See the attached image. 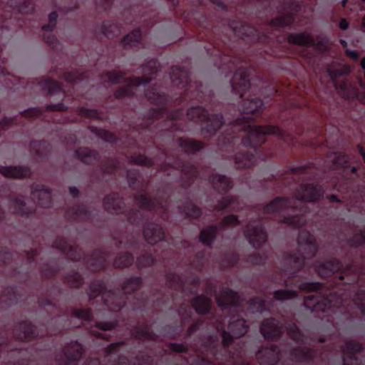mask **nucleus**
I'll return each instance as SVG.
<instances>
[{"label":"nucleus","mask_w":365,"mask_h":365,"mask_svg":"<svg viewBox=\"0 0 365 365\" xmlns=\"http://www.w3.org/2000/svg\"><path fill=\"white\" fill-rule=\"evenodd\" d=\"M203 143L193 139H184V153H193L200 150Z\"/></svg>","instance_id":"26"},{"label":"nucleus","mask_w":365,"mask_h":365,"mask_svg":"<svg viewBox=\"0 0 365 365\" xmlns=\"http://www.w3.org/2000/svg\"><path fill=\"white\" fill-rule=\"evenodd\" d=\"M347 1H348V0H342V1H341V5H342V6H343V7H345V6H346V3H347Z\"/></svg>","instance_id":"59"},{"label":"nucleus","mask_w":365,"mask_h":365,"mask_svg":"<svg viewBox=\"0 0 365 365\" xmlns=\"http://www.w3.org/2000/svg\"><path fill=\"white\" fill-rule=\"evenodd\" d=\"M298 254L300 258L294 261V267H301L305 261L314 257L318 251L315 238L309 232H300L297 240Z\"/></svg>","instance_id":"1"},{"label":"nucleus","mask_w":365,"mask_h":365,"mask_svg":"<svg viewBox=\"0 0 365 365\" xmlns=\"http://www.w3.org/2000/svg\"><path fill=\"white\" fill-rule=\"evenodd\" d=\"M334 163L339 166H346L349 163V157L344 153H339L334 156Z\"/></svg>","instance_id":"34"},{"label":"nucleus","mask_w":365,"mask_h":365,"mask_svg":"<svg viewBox=\"0 0 365 365\" xmlns=\"http://www.w3.org/2000/svg\"><path fill=\"white\" fill-rule=\"evenodd\" d=\"M362 26L365 28V16L362 19Z\"/></svg>","instance_id":"61"},{"label":"nucleus","mask_w":365,"mask_h":365,"mask_svg":"<svg viewBox=\"0 0 365 365\" xmlns=\"http://www.w3.org/2000/svg\"><path fill=\"white\" fill-rule=\"evenodd\" d=\"M340 268V263L337 260H331L325 262H317L315 270L319 275L327 277L337 272Z\"/></svg>","instance_id":"7"},{"label":"nucleus","mask_w":365,"mask_h":365,"mask_svg":"<svg viewBox=\"0 0 365 365\" xmlns=\"http://www.w3.org/2000/svg\"><path fill=\"white\" fill-rule=\"evenodd\" d=\"M32 196L41 206H48L51 201L50 192L42 186H36L32 190Z\"/></svg>","instance_id":"15"},{"label":"nucleus","mask_w":365,"mask_h":365,"mask_svg":"<svg viewBox=\"0 0 365 365\" xmlns=\"http://www.w3.org/2000/svg\"><path fill=\"white\" fill-rule=\"evenodd\" d=\"M341 304L342 299L341 297L336 294H330L328 297L317 301L314 309L324 312L334 307H339Z\"/></svg>","instance_id":"10"},{"label":"nucleus","mask_w":365,"mask_h":365,"mask_svg":"<svg viewBox=\"0 0 365 365\" xmlns=\"http://www.w3.org/2000/svg\"><path fill=\"white\" fill-rule=\"evenodd\" d=\"M334 86L337 93L344 98H352L357 96L358 90L347 81L335 82Z\"/></svg>","instance_id":"11"},{"label":"nucleus","mask_w":365,"mask_h":365,"mask_svg":"<svg viewBox=\"0 0 365 365\" xmlns=\"http://www.w3.org/2000/svg\"><path fill=\"white\" fill-rule=\"evenodd\" d=\"M248 129L250 138L253 140L259 138L260 135H274L283 138L282 130L274 125L257 126L255 125H249Z\"/></svg>","instance_id":"2"},{"label":"nucleus","mask_w":365,"mask_h":365,"mask_svg":"<svg viewBox=\"0 0 365 365\" xmlns=\"http://www.w3.org/2000/svg\"><path fill=\"white\" fill-rule=\"evenodd\" d=\"M361 66L364 69H365V57L361 59Z\"/></svg>","instance_id":"57"},{"label":"nucleus","mask_w":365,"mask_h":365,"mask_svg":"<svg viewBox=\"0 0 365 365\" xmlns=\"http://www.w3.org/2000/svg\"><path fill=\"white\" fill-rule=\"evenodd\" d=\"M245 236L253 247H259L267 240V235L262 228L251 224L247 227Z\"/></svg>","instance_id":"3"},{"label":"nucleus","mask_w":365,"mask_h":365,"mask_svg":"<svg viewBox=\"0 0 365 365\" xmlns=\"http://www.w3.org/2000/svg\"><path fill=\"white\" fill-rule=\"evenodd\" d=\"M76 315L78 317L83 318L85 319H90V313L88 311H78L76 312Z\"/></svg>","instance_id":"45"},{"label":"nucleus","mask_w":365,"mask_h":365,"mask_svg":"<svg viewBox=\"0 0 365 365\" xmlns=\"http://www.w3.org/2000/svg\"><path fill=\"white\" fill-rule=\"evenodd\" d=\"M210 181L214 187L219 191H226L230 187L228 178L224 175L213 174L210 177Z\"/></svg>","instance_id":"23"},{"label":"nucleus","mask_w":365,"mask_h":365,"mask_svg":"<svg viewBox=\"0 0 365 365\" xmlns=\"http://www.w3.org/2000/svg\"><path fill=\"white\" fill-rule=\"evenodd\" d=\"M292 22V18L290 16H282L278 19H276L273 24L277 26H285L289 25Z\"/></svg>","instance_id":"38"},{"label":"nucleus","mask_w":365,"mask_h":365,"mask_svg":"<svg viewBox=\"0 0 365 365\" xmlns=\"http://www.w3.org/2000/svg\"><path fill=\"white\" fill-rule=\"evenodd\" d=\"M185 213L190 217H198L201 215L200 210L192 204H187L185 207Z\"/></svg>","instance_id":"32"},{"label":"nucleus","mask_w":365,"mask_h":365,"mask_svg":"<svg viewBox=\"0 0 365 365\" xmlns=\"http://www.w3.org/2000/svg\"><path fill=\"white\" fill-rule=\"evenodd\" d=\"M207 113L201 107H195L189 109L187 112L188 119L191 120H200L202 123L206 118Z\"/></svg>","instance_id":"24"},{"label":"nucleus","mask_w":365,"mask_h":365,"mask_svg":"<svg viewBox=\"0 0 365 365\" xmlns=\"http://www.w3.org/2000/svg\"><path fill=\"white\" fill-rule=\"evenodd\" d=\"M261 332L266 339H272L279 335L280 329L275 324L274 320L272 319L262 323Z\"/></svg>","instance_id":"13"},{"label":"nucleus","mask_w":365,"mask_h":365,"mask_svg":"<svg viewBox=\"0 0 365 365\" xmlns=\"http://www.w3.org/2000/svg\"><path fill=\"white\" fill-rule=\"evenodd\" d=\"M283 222L294 226H297L303 223L302 219L298 216L293 217H286L283 220Z\"/></svg>","instance_id":"41"},{"label":"nucleus","mask_w":365,"mask_h":365,"mask_svg":"<svg viewBox=\"0 0 365 365\" xmlns=\"http://www.w3.org/2000/svg\"><path fill=\"white\" fill-rule=\"evenodd\" d=\"M288 41L290 43L299 46H309L313 43V38L309 34L300 33L289 34L288 36Z\"/></svg>","instance_id":"19"},{"label":"nucleus","mask_w":365,"mask_h":365,"mask_svg":"<svg viewBox=\"0 0 365 365\" xmlns=\"http://www.w3.org/2000/svg\"><path fill=\"white\" fill-rule=\"evenodd\" d=\"M182 350V346L181 345L178 346V348L176 349L177 351H181Z\"/></svg>","instance_id":"60"},{"label":"nucleus","mask_w":365,"mask_h":365,"mask_svg":"<svg viewBox=\"0 0 365 365\" xmlns=\"http://www.w3.org/2000/svg\"><path fill=\"white\" fill-rule=\"evenodd\" d=\"M67 81H72L71 79L68 78V77H66Z\"/></svg>","instance_id":"64"},{"label":"nucleus","mask_w":365,"mask_h":365,"mask_svg":"<svg viewBox=\"0 0 365 365\" xmlns=\"http://www.w3.org/2000/svg\"><path fill=\"white\" fill-rule=\"evenodd\" d=\"M341 43L344 45V46H346V42L344 40H341Z\"/></svg>","instance_id":"62"},{"label":"nucleus","mask_w":365,"mask_h":365,"mask_svg":"<svg viewBox=\"0 0 365 365\" xmlns=\"http://www.w3.org/2000/svg\"><path fill=\"white\" fill-rule=\"evenodd\" d=\"M233 335H230L229 333L224 331L222 333V344L225 346H229L232 341Z\"/></svg>","instance_id":"42"},{"label":"nucleus","mask_w":365,"mask_h":365,"mask_svg":"<svg viewBox=\"0 0 365 365\" xmlns=\"http://www.w3.org/2000/svg\"><path fill=\"white\" fill-rule=\"evenodd\" d=\"M329 76L334 83L338 82L336 78L344 74H347L351 71L350 67L347 65H341L338 63H332L327 68Z\"/></svg>","instance_id":"17"},{"label":"nucleus","mask_w":365,"mask_h":365,"mask_svg":"<svg viewBox=\"0 0 365 365\" xmlns=\"http://www.w3.org/2000/svg\"><path fill=\"white\" fill-rule=\"evenodd\" d=\"M232 202V199L225 197L223 198L217 206V209L218 210H222L225 207H227Z\"/></svg>","instance_id":"44"},{"label":"nucleus","mask_w":365,"mask_h":365,"mask_svg":"<svg viewBox=\"0 0 365 365\" xmlns=\"http://www.w3.org/2000/svg\"><path fill=\"white\" fill-rule=\"evenodd\" d=\"M107 77L108 81L110 83H118L119 82L120 76L117 72H111L107 74Z\"/></svg>","instance_id":"43"},{"label":"nucleus","mask_w":365,"mask_h":365,"mask_svg":"<svg viewBox=\"0 0 365 365\" xmlns=\"http://www.w3.org/2000/svg\"><path fill=\"white\" fill-rule=\"evenodd\" d=\"M361 350V345L355 341L346 342L343 349L344 354V365H356V360L352 359V354L359 352Z\"/></svg>","instance_id":"8"},{"label":"nucleus","mask_w":365,"mask_h":365,"mask_svg":"<svg viewBox=\"0 0 365 365\" xmlns=\"http://www.w3.org/2000/svg\"><path fill=\"white\" fill-rule=\"evenodd\" d=\"M210 1L212 3H213V4H216L217 5L220 6H222V2H221V1H217V0H210Z\"/></svg>","instance_id":"55"},{"label":"nucleus","mask_w":365,"mask_h":365,"mask_svg":"<svg viewBox=\"0 0 365 365\" xmlns=\"http://www.w3.org/2000/svg\"><path fill=\"white\" fill-rule=\"evenodd\" d=\"M57 19V14L56 12H52L48 16V24L43 26V29L45 31L52 30L55 26Z\"/></svg>","instance_id":"37"},{"label":"nucleus","mask_w":365,"mask_h":365,"mask_svg":"<svg viewBox=\"0 0 365 365\" xmlns=\"http://www.w3.org/2000/svg\"><path fill=\"white\" fill-rule=\"evenodd\" d=\"M147 83V81H142L140 78H135L134 80L128 81L126 83L127 88L123 90V91L121 93L118 94V96H121L123 95H130L133 93V88H138L140 86L141 84H145Z\"/></svg>","instance_id":"29"},{"label":"nucleus","mask_w":365,"mask_h":365,"mask_svg":"<svg viewBox=\"0 0 365 365\" xmlns=\"http://www.w3.org/2000/svg\"><path fill=\"white\" fill-rule=\"evenodd\" d=\"M217 303L221 308L232 304L236 302L235 294L230 290H222L216 297Z\"/></svg>","instance_id":"18"},{"label":"nucleus","mask_w":365,"mask_h":365,"mask_svg":"<svg viewBox=\"0 0 365 365\" xmlns=\"http://www.w3.org/2000/svg\"><path fill=\"white\" fill-rule=\"evenodd\" d=\"M253 159H254V156L251 155L250 158L247 160L245 161V166H251V165H252L254 164Z\"/></svg>","instance_id":"50"},{"label":"nucleus","mask_w":365,"mask_h":365,"mask_svg":"<svg viewBox=\"0 0 365 365\" xmlns=\"http://www.w3.org/2000/svg\"><path fill=\"white\" fill-rule=\"evenodd\" d=\"M359 99L363 103L365 104V92L361 94Z\"/></svg>","instance_id":"54"},{"label":"nucleus","mask_w":365,"mask_h":365,"mask_svg":"<svg viewBox=\"0 0 365 365\" xmlns=\"http://www.w3.org/2000/svg\"><path fill=\"white\" fill-rule=\"evenodd\" d=\"M291 336L296 341H299L300 339V333L298 330L293 331L291 333Z\"/></svg>","instance_id":"48"},{"label":"nucleus","mask_w":365,"mask_h":365,"mask_svg":"<svg viewBox=\"0 0 365 365\" xmlns=\"http://www.w3.org/2000/svg\"><path fill=\"white\" fill-rule=\"evenodd\" d=\"M321 195L319 190H317L313 185H304L299 188L296 194V197L298 200L312 202L319 199Z\"/></svg>","instance_id":"6"},{"label":"nucleus","mask_w":365,"mask_h":365,"mask_svg":"<svg viewBox=\"0 0 365 365\" xmlns=\"http://www.w3.org/2000/svg\"><path fill=\"white\" fill-rule=\"evenodd\" d=\"M339 27L342 30H346L349 27V23L346 21V19H341V21L339 22Z\"/></svg>","instance_id":"47"},{"label":"nucleus","mask_w":365,"mask_h":365,"mask_svg":"<svg viewBox=\"0 0 365 365\" xmlns=\"http://www.w3.org/2000/svg\"><path fill=\"white\" fill-rule=\"evenodd\" d=\"M222 125V116L220 115H214L210 116L207 114L206 118L202 123V130L204 134L212 135L219 130Z\"/></svg>","instance_id":"5"},{"label":"nucleus","mask_w":365,"mask_h":365,"mask_svg":"<svg viewBox=\"0 0 365 365\" xmlns=\"http://www.w3.org/2000/svg\"><path fill=\"white\" fill-rule=\"evenodd\" d=\"M216 230L215 227L204 229L200 236V241L205 245H210L215 237Z\"/></svg>","instance_id":"27"},{"label":"nucleus","mask_w":365,"mask_h":365,"mask_svg":"<svg viewBox=\"0 0 365 365\" xmlns=\"http://www.w3.org/2000/svg\"><path fill=\"white\" fill-rule=\"evenodd\" d=\"M14 211L18 214L24 215L26 212L21 208L22 206H24V202L21 200H15L12 201L11 205Z\"/></svg>","instance_id":"39"},{"label":"nucleus","mask_w":365,"mask_h":365,"mask_svg":"<svg viewBox=\"0 0 365 365\" xmlns=\"http://www.w3.org/2000/svg\"><path fill=\"white\" fill-rule=\"evenodd\" d=\"M141 38V33L140 31H134L127 35L123 40V45L125 48L133 47L136 46Z\"/></svg>","instance_id":"25"},{"label":"nucleus","mask_w":365,"mask_h":365,"mask_svg":"<svg viewBox=\"0 0 365 365\" xmlns=\"http://www.w3.org/2000/svg\"><path fill=\"white\" fill-rule=\"evenodd\" d=\"M222 223L226 226H235L239 224V220L235 215H229L222 220Z\"/></svg>","instance_id":"40"},{"label":"nucleus","mask_w":365,"mask_h":365,"mask_svg":"<svg viewBox=\"0 0 365 365\" xmlns=\"http://www.w3.org/2000/svg\"><path fill=\"white\" fill-rule=\"evenodd\" d=\"M311 45L314 46L317 50L320 51H327L330 47V43L329 41L326 39H322L318 41L317 42H315L313 40V43Z\"/></svg>","instance_id":"35"},{"label":"nucleus","mask_w":365,"mask_h":365,"mask_svg":"<svg viewBox=\"0 0 365 365\" xmlns=\"http://www.w3.org/2000/svg\"><path fill=\"white\" fill-rule=\"evenodd\" d=\"M356 171V168L355 167H353L351 168V172L355 173Z\"/></svg>","instance_id":"63"},{"label":"nucleus","mask_w":365,"mask_h":365,"mask_svg":"<svg viewBox=\"0 0 365 365\" xmlns=\"http://www.w3.org/2000/svg\"><path fill=\"white\" fill-rule=\"evenodd\" d=\"M359 86L364 89L365 90V82H363L362 81H359Z\"/></svg>","instance_id":"58"},{"label":"nucleus","mask_w":365,"mask_h":365,"mask_svg":"<svg viewBox=\"0 0 365 365\" xmlns=\"http://www.w3.org/2000/svg\"><path fill=\"white\" fill-rule=\"evenodd\" d=\"M199 365H211V364L205 360H202Z\"/></svg>","instance_id":"56"},{"label":"nucleus","mask_w":365,"mask_h":365,"mask_svg":"<svg viewBox=\"0 0 365 365\" xmlns=\"http://www.w3.org/2000/svg\"><path fill=\"white\" fill-rule=\"evenodd\" d=\"M0 173L6 178H26L30 170L25 167L0 166Z\"/></svg>","instance_id":"12"},{"label":"nucleus","mask_w":365,"mask_h":365,"mask_svg":"<svg viewBox=\"0 0 365 365\" xmlns=\"http://www.w3.org/2000/svg\"><path fill=\"white\" fill-rule=\"evenodd\" d=\"M357 148H358L360 154L361 155V156H362V158H363V159H364V160L365 162V150L361 145H358Z\"/></svg>","instance_id":"51"},{"label":"nucleus","mask_w":365,"mask_h":365,"mask_svg":"<svg viewBox=\"0 0 365 365\" xmlns=\"http://www.w3.org/2000/svg\"><path fill=\"white\" fill-rule=\"evenodd\" d=\"M144 235L147 242L150 245H154L163 238V230L158 226L146 228L144 231Z\"/></svg>","instance_id":"16"},{"label":"nucleus","mask_w":365,"mask_h":365,"mask_svg":"<svg viewBox=\"0 0 365 365\" xmlns=\"http://www.w3.org/2000/svg\"><path fill=\"white\" fill-rule=\"evenodd\" d=\"M263 109V103L261 100H246L243 102L242 111L247 116L245 118L251 120L252 115H259Z\"/></svg>","instance_id":"9"},{"label":"nucleus","mask_w":365,"mask_h":365,"mask_svg":"<svg viewBox=\"0 0 365 365\" xmlns=\"http://www.w3.org/2000/svg\"><path fill=\"white\" fill-rule=\"evenodd\" d=\"M235 32L238 36L243 38L252 35L254 33V29L249 26H241Z\"/></svg>","instance_id":"33"},{"label":"nucleus","mask_w":365,"mask_h":365,"mask_svg":"<svg viewBox=\"0 0 365 365\" xmlns=\"http://www.w3.org/2000/svg\"><path fill=\"white\" fill-rule=\"evenodd\" d=\"M195 310L201 314H206L210 308V300L205 296H198L192 301Z\"/></svg>","instance_id":"21"},{"label":"nucleus","mask_w":365,"mask_h":365,"mask_svg":"<svg viewBox=\"0 0 365 365\" xmlns=\"http://www.w3.org/2000/svg\"><path fill=\"white\" fill-rule=\"evenodd\" d=\"M250 86L247 76L244 72L236 73L232 79V88L237 93L242 96V92L245 91Z\"/></svg>","instance_id":"14"},{"label":"nucleus","mask_w":365,"mask_h":365,"mask_svg":"<svg viewBox=\"0 0 365 365\" xmlns=\"http://www.w3.org/2000/svg\"><path fill=\"white\" fill-rule=\"evenodd\" d=\"M299 288L301 290L312 292L319 289L321 284L317 282H302L299 285Z\"/></svg>","instance_id":"31"},{"label":"nucleus","mask_w":365,"mask_h":365,"mask_svg":"<svg viewBox=\"0 0 365 365\" xmlns=\"http://www.w3.org/2000/svg\"><path fill=\"white\" fill-rule=\"evenodd\" d=\"M312 299H313V297H307L304 300V305L306 307H310L311 304L309 303V302L312 301Z\"/></svg>","instance_id":"52"},{"label":"nucleus","mask_w":365,"mask_h":365,"mask_svg":"<svg viewBox=\"0 0 365 365\" xmlns=\"http://www.w3.org/2000/svg\"><path fill=\"white\" fill-rule=\"evenodd\" d=\"M354 302L355 304L361 309V312L365 314V292H358L354 298Z\"/></svg>","instance_id":"30"},{"label":"nucleus","mask_w":365,"mask_h":365,"mask_svg":"<svg viewBox=\"0 0 365 365\" xmlns=\"http://www.w3.org/2000/svg\"><path fill=\"white\" fill-rule=\"evenodd\" d=\"M365 242V231L356 234L350 241L352 246H359Z\"/></svg>","instance_id":"36"},{"label":"nucleus","mask_w":365,"mask_h":365,"mask_svg":"<svg viewBox=\"0 0 365 365\" xmlns=\"http://www.w3.org/2000/svg\"><path fill=\"white\" fill-rule=\"evenodd\" d=\"M70 192L73 195H76L78 193V190L76 187H70Z\"/></svg>","instance_id":"53"},{"label":"nucleus","mask_w":365,"mask_h":365,"mask_svg":"<svg viewBox=\"0 0 365 365\" xmlns=\"http://www.w3.org/2000/svg\"><path fill=\"white\" fill-rule=\"evenodd\" d=\"M229 329L235 337H241L245 334L247 331V327L245 321L239 319L235 322H232L229 325Z\"/></svg>","instance_id":"22"},{"label":"nucleus","mask_w":365,"mask_h":365,"mask_svg":"<svg viewBox=\"0 0 365 365\" xmlns=\"http://www.w3.org/2000/svg\"><path fill=\"white\" fill-rule=\"evenodd\" d=\"M289 207V202L284 198L279 197L269 202L265 207L264 212L272 214L280 212Z\"/></svg>","instance_id":"20"},{"label":"nucleus","mask_w":365,"mask_h":365,"mask_svg":"<svg viewBox=\"0 0 365 365\" xmlns=\"http://www.w3.org/2000/svg\"><path fill=\"white\" fill-rule=\"evenodd\" d=\"M257 357L262 365H274L279 359V353L276 348L271 346L259 350Z\"/></svg>","instance_id":"4"},{"label":"nucleus","mask_w":365,"mask_h":365,"mask_svg":"<svg viewBox=\"0 0 365 365\" xmlns=\"http://www.w3.org/2000/svg\"><path fill=\"white\" fill-rule=\"evenodd\" d=\"M101 328L104 330H109L111 329L114 324L113 323H106L101 325Z\"/></svg>","instance_id":"49"},{"label":"nucleus","mask_w":365,"mask_h":365,"mask_svg":"<svg viewBox=\"0 0 365 365\" xmlns=\"http://www.w3.org/2000/svg\"><path fill=\"white\" fill-rule=\"evenodd\" d=\"M346 53L349 57L354 60H357L359 58V53L356 51L346 50Z\"/></svg>","instance_id":"46"},{"label":"nucleus","mask_w":365,"mask_h":365,"mask_svg":"<svg viewBox=\"0 0 365 365\" xmlns=\"http://www.w3.org/2000/svg\"><path fill=\"white\" fill-rule=\"evenodd\" d=\"M297 297V292L292 290L279 289L274 292V298L276 300L292 299Z\"/></svg>","instance_id":"28"}]
</instances>
